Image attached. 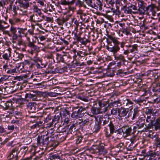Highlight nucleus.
I'll return each instance as SVG.
<instances>
[{
  "label": "nucleus",
  "mask_w": 160,
  "mask_h": 160,
  "mask_svg": "<svg viewBox=\"0 0 160 160\" xmlns=\"http://www.w3.org/2000/svg\"><path fill=\"white\" fill-rule=\"evenodd\" d=\"M132 115V112L129 111L128 109L121 108L119 109V116L120 118L124 117L126 119H129Z\"/></svg>",
  "instance_id": "9d476101"
},
{
  "label": "nucleus",
  "mask_w": 160,
  "mask_h": 160,
  "mask_svg": "<svg viewBox=\"0 0 160 160\" xmlns=\"http://www.w3.org/2000/svg\"><path fill=\"white\" fill-rule=\"evenodd\" d=\"M31 48V52L30 53L32 54H33L34 52L36 53L37 52L38 48L36 45H34Z\"/></svg>",
  "instance_id": "de8ad7c7"
},
{
  "label": "nucleus",
  "mask_w": 160,
  "mask_h": 160,
  "mask_svg": "<svg viewBox=\"0 0 160 160\" xmlns=\"http://www.w3.org/2000/svg\"><path fill=\"white\" fill-rule=\"evenodd\" d=\"M90 118L88 117L86 119L83 118L82 119H79L80 122H79V124L80 125V126H82L88 125L90 121Z\"/></svg>",
  "instance_id": "a878e982"
},
{
  "label": "nucleus",
  "mask_w": 160,
  "mask_h": 160,
  "mask_svg": "<svg viewBox=\"0 0 160 160\" xmlns=\"http://www.w3.org/2000/svg\"><path fill=\"white\" fill-rule=\"evenodd\" d=\"M82 138H83L81 136L77 137L76 139V143L77 144L80 143L82 141Z\"/></svg>",
  "instance_id": "6e6d98bb"
},
{
  "label": "nucleus",
  "mask_w": 160,
  "mask_h": 160,
  "mask_svg": "<svg viewBox=\"0 0 160 160\" xmlns=\"http://www.w3.org/2000/svg\"><path fill=\"white\" fill-rule=\"evenodd\" d=\"M86 113V108L82 107H75L71 115L72 118L78 119L84 116Z\"/></svg>",
  "instance_id": "20e7f679"
},
{
  "label": "nucleus",
  "mask_w": 160,
  "mask_h": 160,
  "mask_svg": "<svg viewBox=\"0 0 160 160\" xmlns=\"http://www.w3.org/2000/svg\"><path fill=\"white\" fill-rule=\"evenodd\" d=\"M16 72V69L14 68L11 69L9 68V70L7 71V73L8 74H12Z\"/></svg>",
  "instance_id": "052dcab7"
},
{
  "label": "nucleus",
  "mask_w": 160,
  "mask_h": 160,
  "mask_svg": "<svg viewBox=\"0 0 160 160\" xmlns=\"http://www.w3.org/2000/svg\"><path fill=\"white\" fill-rule=\"evenodd\" d=\"M113 12L116 15H119L121 14V12L119 9H117L113 11Z\"/></svg>",
  "instance_id": "774afa93"
},
{
  "label": "nucleus",
  "mask_w": 160,
  "mask_h": 160,
  "mask_svg": "<svg viewBox=\"0 0 160 160\" xmlns=\"http://www.w3.org/2000/svg\"><path fill=\"white\" fill-rule=\"evenodd\" d=\"M24 56V55L23 54L15 52L13 53V59L15 61H18L19 60H21Z\"/></svg>",
  "instance_id": "5701e85b"
},
{
  "label": "nucleus",
  "mask_w": 160,
  "mask_h": 160,
  "mask_svg": "<svg viewBox=\"0 0 160 160\" xmlns=\"http://www.w3.org/2000/svg\"><path fill=\"white\" fill-rule=\"evenodd\" d=\"M138 46L137 44H134L132 45V47L130 48H128V49L126 50H125L123 48V54L125 55H127L128 56V54L130 52H137L138 51Z\"/></svg>",
  "instance_id": "2eb2a0df"
},
{
  "label": "nucleus",
  "mask_w": 160,
  "mask_h": 160,
  "mask_svg": "<svg viewBox=\"0 0 160 160\" xmlns=\"http://www.w3.org/2000/svg\"><path fill=\"white\" fill-rule=\"evenodd\" d=\"M33 13H42L40 9L38 8L36 6H33Z\"/></svg>",
  "instance_id": "a18cd8bd"
},
{
  "label": "nucleus",
  "mask_w": 160,
  "mask_h": 160,
  "mask_svg": "<svg viewBox=\"0 0 160 160\" xmlns=\"http://www.w3.org/2000/svg\"><path fill=\"white\" fill-rule=\"evenodd\" d=\"M132 126L131 125H127L122 128L123 136L124 138L131 136L132 134Z\"/></svg>",
  "instance_id": "ddd939ff"
},
{
  "label": "nucleus",
  "mask_w": 160,
  "mask_h": 160,
  "mask_svg": "<svg viewBox=\"0 0 160 160\" xmlns=\"http://www.w3.org/2000/svg\"><path fill=\"white\" fill-rule=\"evenodd\" d=\"M84 3L83 2H82L80 0H78L77 1L76 4V5L78 6L79 7H81L83 6V4Z\"/></svg>",
  "instance_id": "4d7b16f0"
},
{
  "label": "nucleus",
  "mask_w": 160,
  "mask_h": 160,
  "mask_svg": "<svg viewBox=\"0 0 160 160\" xmlns=\"http://www.w3.org/2000/svg\"><path fill=\"white\" fill-rule=\"evenodd\" d=\"M26 29L17 28L12 25L10 31L12 34V42L13 43H16L17 46H20L25 44L23 40L22 39V34H24V32Z\"/></svg>",
  "instance_id": "7ed1b4c3"
},
{
  "label": "nucleus",
  "mask_w": 160,
  "mask_h": 160,
  "mask_svg": "<svg viewBox=\"0 0 160 160\" xmlns=\"http://www.w3.org/2000/svg\"><path fill=\"white\" fill-rule=\"evenodd\" d=\"M99 118V123L102 124L105 128L104 131L106 136L107 138L110 137L115 130V127L111 121V118L109 117L102 118L100 116L97 117Z\"/></svg>",
  "instance_id": "f03ea898"
},
{
  "label": "nucleus",
  "mask_w": 160,
  "mask_h": 160,
  "mask_svg": "<svg viewBox=\"0 0 160 160\" xmlns=\"http://www.w3.org/2000/svg\"><path fill=\"white\" fill-rule=\"evenodd\" d=\"M66 112H67L66 111ZM67 115L66 116V117L64 121V124L66 126H69V124L71 123L70 119L71 118L70 116L68 114V113L67 112Z\"/></svg>",
  "instance_id": "2f4dec72"
},
{
  "label": "nucleus",
  "mask_w": 160,
  "mask_h": 160,
  "mask_svg": "<svg viewBox=\"0 0 160 160\" xmlns=\"http://www.w3.org/2000/svg\"><path fill=\"white\" fill-rule=\"evenodd\" d=\"M76 0H62L61 2V4L63 5H71L74 4Z\"/></svg>",
  "instance_id": "bb28decb"
},
{
  "label": "nucleus",
  "mask_w": 160,
  "mask_h": 160,
  "mask_svg": "<svg viewBox=\"0 0 160 160\" xmlns=\"http://www.w3.org/2000/svg\"><path fill=\"white\" fill-rule=\"evenodd\" d=\"M127 0H116V4L118 5L119 6H122L124 5H126L127 3Z\"/></svg>",
  "instance_id": "f704fd0d"
},
{
  "label": "nucleus",
  "mask_w": 160,
  "mask_h": 160,
  "mask_svg": "<svg viewBox=\"0 0 160 160\" xmlns=\"http://www.w3.org/2000/svg\"><path fill=\"white\" fill-rule=\"evenodd\" d=\"M141 113L140 111L138 109V108H136L133 109V115H131V117H130V118L132 120H134L135 118H140L142 117V115H140Z\"/></svg>",
  "instance_id": "6ab92c4d"
},
{
  "label": "nucleus",
  "mask_w": 160,
  "mask_h": 160,
  "mask_svg": "<svg viewBox=\"0 0 160 160\" xmlns=\"http://www.w3.org/2000/svg\"><path fill=\"white\" fill-rule=\"evenodd\" d=\"M124 8H125L124 10V12L125 13L128 14H132V13H136V12H133L132 11V9H130L127 6L125 5L123 6Z\"/></svg>",
  "instance_id": "473e14b6"
},
{
  "label": "nucleus",
  "mask_w": 160,
  "mask_h": 160,
  "mask_svg": "<svg viewBox=\"0 0 160 160\" xmlns=\"http://www.w3.org/2000/svg\"><path fill=\"white\" fill-rule=\"evenodd\" d=\"M36 62L32 60H25L23 62V64L24 65H28L30 68H32L33 65H35Z\"/></svg>",
  "instance_id": "c85d7f7f"
},
{
  "label": "nucleus",
  "mask_w": 160,
  "mask_h": 160,
  "mask_svg": "<svg viewBox=\"0 0 160 160\" xmlns=\"http://www.w3.org/2000/svg\"><path fill=\"white\" fill-rule=\"evenodd\" d=\"M157 112L155 111V112L152 113L151 115L147 116L146 119V122L149 123L148 125H149V126H151L152 125L153 122H154L156 118Z\"/></svg>",
  "instance_id": "f3484780"
},
{
  "label": "nucleus",
  "mask_w": 160,
  "mask_h": 160,
  "mask_svg": "<svg viewBox=\"0 0 160 160\" xmlns=\"http://www.w3.org/2000/svg\"><path fill=\"white\" fill-rule=\"evenodd\" d=\"M124 143L122 142H120L117 145V148H119L120 151H123L125 148Z\"/></svg>",
  "instance_id": "79ce46f5"
},
{
  "label": "nucleus",
  "mask_w": 160,
  "mask_h": 160,
  "mask_svg": "<svg viewBox=\"0 0 160 160\" xmlns=\"http://www.w3.org/2000/svg\"><path fill=\"white\" fill-rule=\"evenodd\" d=\"M76 40L77 41L80 42L82 44L84 45H86L88 42V40L85 38V36L82 38L79 36L77 37Z\"/></svg>",
  "instance_id": "393cba45"
},
{
  "label": "nucleus",
  "mask_w": 160,
  "mask_h": 160,
  "mask_svg": "<svg viewBox=\"0 0 160 160\" xmlns=\"http://www.w3.org/2000/svg\"><path fill=\"white\" fill-rule=\"evenodd\" d=\"M126 100L127 102H126V105L128 106L129 107H131V105L133 104V102L129 99H127Z\"/></svg>",
  "instance_id": "680f3d73"
},
{
  "label": "nucleus",
  "mask_w": 160,
  "mask_h": 160,
  "mask_svg": "<svg viewBox=\"0 0 160 160\" xmlns=\"http://www.w3.org/2000/svg\"><path fill=\"white\" fill-rule=\"evenodd\" d=\"M155 110H153L151 108H147L145 111V113L147 115V116L151 115L153 113L155 112Z\"/></svg>",
  "instance_id": "4c0bfd02"
},
{
  "label": "nucleus",
  "mask_w": 160,
  "mask_h": 160,
  "mask_svg": "<svg viewBox=\"0 0 160 160\" xmlns=\"http://www.w3.org/2000/svg\"><path fill=\"white\" fill-rule=\"evenodd\" d=\"M13 3V2H12L11 3L9 9V10H11L12 11L14 12L15 14L17 13V10H18V7H17L16 5H14L12 8V4Z\"/></svg>",
  "instance_id": "c9c22d12"
},
{
  "label": "nucleus",
  "mask_w": 160,
  "mask_h": 160,
  "mask_svg": "<svg viewBox=\"0 0 160 160\" xmlns=\"http://www.w3.org/2000/svg\"><path fill=\"white\" fill-rule=\"evenodd\" d=\"M37 94H33L31 93H26L25 96V98H28L29 99H32V101H38Z\"/></svg>",
  "instance_id": "cd10ccee"
},
{
  "label": "nucleus",
  "mask_w": 160,
  "mask_h": 160,
  "mask_svg": "<svg viewBox=\"0 0 160 160\" xmlns=\"http://www.w3.org/2000/svg\"><path fill=\"white\" fill-rule=\"evenodd\" d=\"M127 6L130 9H132V10H133L134 11H136L137 10V7L133 5L131 3H129L127 5Z\"/></svg>",
  "instance_id": "09e8293b"
},
{
  "label": "nucleus",
  "mask_w": 160,
  "mask_h": 160,
  "mask_svg": "<svg viewBox=\"0 0 160 160\" xmlns=\"http://www.w3.org/2000/svg\"><path fill=\"white\" fill-rule=\"evenodd\" d=\"M100 124H101L99 123L98 122V123L95 124L93 129L94 132H97L100 130L101 128Z\"/></svg>",
  "instance_id": "ea45409f"
},
{
  "label": "nucleus",
  "mask_w": 160,
  "mask_h": 160,
  "mask_svg": "<svg viewBox=\"0 0 160 160\" xmlns=\"http://www.w3.org/2000/svg\"><path fill=\"white\" fill-rule=\"evenodd\" d=\"M87 4L90 6L94 8L95 9L96 8V7L97 8V6L95 4H93L92 2V0H85Z\"/></svg>",
  "instance_id": "a19ab883"
},
{
  "label": "nucleus",
  "mask_w": 160,
  "mask_h": 160,
  "mask_svg": "<svg viewBox=\"0 0 160 160\" xmlns=\"http://www.w3.org/2000/svg\"><path fill=\"white\" fill-rule=\"evenodd\" d=\"M145 117L143 115H142V117H141L136 122V125L138 129L144 127V126L146 127L145 122Z\"/></svg>",
  "instance_id": "dca6fc26"
},
{
  "label": "nucleus",
  "mask_w": 160,
  "mask_h": 160,
  "mask_svg": "<svg viewBox=\"0 0 160 160\" xmlns=\"http://www.w3.org/2000/svg\"><path fill=\"white\" fill-rule=\"evenodd\" d=\"M3 68L5 72H6L7 73V71L9 69V67L7 65H4L3 66Z\"/></svg>",
  "instance_id": "69168bd1"
},
{
  "label": "nucleus",
  "mask_w": 160,
  "mask_h": 160,
  "mask_svg": "<svg viewBox=\"0 0 160 160\" xmlns=\"http://www.w3.org/2000/svg\"><path fill=\"white\" fill-rule=\"evenodd\" d=\"M39 126H40L38 123H36L34 124L31 126V128L32 129L36 128L37 130H38L39 128Z\"/></svg>",
  "instance_id": "5fc2aeb1"
},
{
  "label": "nucleus",
  "mask_w": 160,
  "mask_h": 160,
  "mask_svg": "<svg viewBox=\"0 0 160 160\" xmlns=\"http://www.w3.org/2000/svg\"><path fill=\"white\" fill-rule=\"evenodd\" d=\"M135 147V145L132 144L130 143L128 144V143H127L126 147L128 151H132Z\"/></svg>",
  "instance_id": "e433bc0d"
},
{
  "label": "nucleus",
  "mask_w": 160,
  "mask_h": 160,
  "mask_svg": "<svg viewBox=\"0 0 160 160\" xmlns=\"http://www.w3.org/2000/svg\"><path fill=\"white\" fill-rule=\"evenodd\" d=\"M13 113L14 114H15L17 116H21L22 115V114L21 112L18 111H15Z\"/></svg>",
  "instance_id": "e2e57ef3"
},
{
  "label": "nucleus",
  "mask_w": 160,
  "mask_h": 160,
  "mask_svg": "<svg viewBox=\"0 0 160 160\" xmlns=\"http://www.w3.org/2000/svg\"><path fill=\"white\" fill-rule=\"evenodd\" d=\"M121 31L124 33H125L126 35H128L130 33L129 32H128L126 29H122L121 30Z\"/></svg>",
  "instance_id": "338daca9"
},
{
  "label": "nucleus",
  "mask_w": 160,
  "mask_h": 160,
  "mask_svg": "<svg viewBox=\"0 0 160 160\" xmlns=\"http://www.w3.org/2000/svg\"><path fill=\"white\" fill-rule=\"evenodd\" d=\"M86 16V15L85 14H82L80 16V18L83 21L85 22H88V19H87L86 20V18L85 17Z\"/></svg>",
  "instance_id": "864d4df0"
},
{
  "label": "nucleus",
  "mask_w": 160,
  "mask_h": 160,
  "mask_svg": "<svg viewBox=\"0 0 160 160\" xmlns=\"http://www.w3.org/2000/svg\"><path fill=\"white\" fill-rule=\"evenodd\" d=\"M148 137L152 139L155 138V146L156 148H160V138H158V135L155 134L153 135L149 134Z\"/></svg>",
  "instance_id": "a211bd4d"
},
{
  "label": "nucleus",
  "mask_w": 160,
  "mask_h": 160,
  "mask_svg": "<svg viewBox=\"0 0 160 160\" xmlns=\"http://www.w3.org/2000/svg\"><path fill=\"white\" fill-rule=\"evenodd\" d=\"M107 36L106 41L107 45L106 46L107 49L112 53L115 60L120 61L124 64L126 60L123 55L122 54L118 55L116 54L117 52L120 50V48L118 46L120 42L118 40V38L110 35H108Z\"/></svg>",
  "instance_id": "f257e3e1"
},
{
  "label": "nucleus",
  "mask_w": 160,
  "mask_h": 160,
  "mask_svg": "<svg viewBox=\"0 0 160 160\" xmlns=\"http://www.w3.org/2000/svg\"><path fill=\"white\" fill-rule=\"evenodd\" d=\"M75 62L74 64L76 66H81L85 65V64L83 62H82L79 60V58L76 59L75 60Z\"/></svg>",
  "instance_id": "58836bf2"
},
{
  "label": "nucleus",
  "mask_w": 160,
  "mask_h": 160,
  "mask_svg": "<svg viewBox=\"0 0 160 160\" xmlns=\"http://www.w3.org/2000/svg\"><path fill=\"white\" fill-rule=\"evenodd\" d=\"M80 54L81 55V56L83 57L85 56H87L90 54L89 51H87L85 50H83L82 51H80Z\"/></svg>",
  "instance_id": "c03bdc74"
},
{
  "label": "nucleus",
  "mask_w": 160,
  "mask_h": 160,
  "mask_svg": "<svg viewBox=\"0 0 160 160\" xmlns=\"http://www.w3.org/2000/svg\"><path fill=\"white\" fill-rule=\"evenodd\" d=\"M139 138L138 136H133L130 139V141L131 142V143L134 145V143L137 140H138Z\"/></svg>",
  "instance_id": "37998d69"
},
{
  "label": "nucleus",
  "mask_w": 160,
  "mask_h": 160,
  "mask_svg": "<svg viewBox=\"0 0 160 160\" xmlns=\"http://www.w3.org/2000/svg\"><path fill=\"white\" fill-rule=\"evenodd\" d=\"M140 4H138V8L137 10L136 13H138L141 15H143L146 14L147 15H150L149 13L147 11L148 8L146 7V3H144L143 1L140 2Z\"/></svg>",
  "instance_id": "0eeeda50"
},
{
  "label": "nucleus",
  "mask_w": 160,
  "mask_h": 160,
  "mask_svg": "<svg viewBox=\"0 0 160 160\" xmlns=\"http://www.w3.org/2000/svg\"><path fill=\"white\" fill-rule=\"evenodd\" d=\"M107 3L109 5H110L112 7H113L114 4H115L114 2V1L112 0H107Z\"/></svg>",
  "instance_id": "0e129e2a"
},
{
  "label": "nucleus",
  "mask_w": 160,
  "mask_h": 160,
  "mask_svg": "<svg viewBox=\"0 0 160 160\" xmlns=\"http://www.w3.org/2000/svg\"><path fill=\"white\" fill-rule=\"evenodd\" d=\"M51 138L48 136L47 134L38 136L37 138L38 145L40 146H44L46 147L51 142Z\"/></svg>",
  "instance_id": "423d86ee"
},
{
  "label": "nucleus",
  "mask_w": 160,
  "mask_h": 160,
  "mask_svg": "<svg viewBox=\"0 0 160 160\" xmlns=\"http://www.w3.org/2000/svg\"><path fill=\"white\" fill-rule=\"evenodd\" d=\"M32 30L29 29L28 31V32L31 35H33L34 34L33 30L35 29V26L34 25H32Z\"/></svg>",
  "instance_id": "8fccbe9b"
},
{
  "label": "nucleus",
  "mask_w": 160,
  "mask_h": 160,
  "mask_svg": "<svg viewBox=\"0 0 160 160\" xmlns=\"http://www.w3.org/2000/svg\"><path fill=\"white\" fill-rule=\"evenodd\" d=\"M148 155L150 157H156V154L155 152L152 151H150L149 152Z\"/></svg>",
  "instance_id": "13d9d810"
},
{
  "label": "nucleus",
  "mask_w": 160,
  "mask_h": 160,
  "mask_svg": "<svg viewBox=\"0 0 160 160\" xmlns=\"http://www.w3.org/2000/svg\"><path fill=\"white\" fill-rule=\"evenodd\" d=\"M66 21L64 19H61L59 18L57 19V22L59 25H62Z\"/></svg>",
  "instance_id": "3c124183"
},
{
  "label": "nucleus",
  "mask_w": 160,
  "mask_h": 160,
  "mask_svg": "<svg viewBox=\"0 0 160 160\" xmlns=\"http://www.w3.org/2000/svg\"><path fill=\"white\" fill-rule=\"evenodd\" d=\"M151 126H149V125L146 126V127L143 128L142 131L143 132H147L149 129L153 127H154V129L156 130L160 129V117L157 118L155 122H153Z\"/></svg>",
  "instance_id": "9b49d317"
},
{
  "label": "nucleus",
  "mask_w": 160,
  "mask_h": 160,
  "mask_svg": "<svg viewBox=\"0 0 160 160\" xmlns=\"http://www.w3.org/2000/svg\"><path fill=\"white\" fill-rule=\"evenodd\" d=\"M61 117V115L60 113L56 114L54 116V118L52 119V122H50L49 123V125L50 126H52L54 123L55 125L57 123H58L59 120Z\"/></svg>",
  "instance_id": "412c9836"
},
{
  "label": "nucleus",
  "mask_w": 160,
  "mask_h": 160,
  "mask_svg": "<svg viewBox=\"0 0 160 160\" xmlns=\"http://www.w3.org/2000/svg\"><path fill=\"white\" fill-rule=\"evenodd\" d=\"M91 110L92 113L93 115H96L101 113L99 107L97 108L93 106L91 108Z\"/></svg>",
  "instance_id": "c756f323"
},
{
  "label": "nucleus",
  "mask_w": 160,
  "mask_h": 160,
  "mask_svg": "<svg viewBox=\"0 0 160 160\" xmlns=\"http://www.w3.org/2000/svg\"><path fill=\"white\" fill-rule=\"evenodd\" d=\"M98 103L101 113H105L110 108L109 104L106 102L99 101Z\"/></svg>",
  "instance_id": "4468645a"
},
{
  "label": "nucleus",
  "mask_w": 160,
  "mask_h": 160,
  "mask_svg": "<svg viewBox=\"0 0 160 160\" xmlns=\"http://www.w3.org/2000/svg\"><path fill=\"white\" fill-rule=\"evenodd\" d=\"M21 148L19 147H16L13 149L8 156V160H11V159H14L17 160L18 159V154L19 153Z\"/></svg>",
  "instance_id": "6e6552de"
},
{
  "label": "nucleus",
  "mask_w": 160,
  "mask_h": 160,
  "mask_svg": "<svg viewBox=\"0 0 160 160\" xmlns=\"http://www.w3.org/2000/svg\"><path fill=\"white\" fill-rule=\"evenodd\" d=\"M78 125L76 123L73 124L70 127L69 130L68 131V133L75 134L76 131L77 130L76 127Z\"/></svg>",
  "instance_id": "4be33fe9"
},
{
  "label": "nucleus",
  "mask_w": 160,
  "mask_h": 160,
  "mask_svg": "<svg viewBox=\"0 0 160 160\" xmlns=\"http://www.w3.org/2000/svg\"><path fill=\"white\" fill-rule=\"evenodd\" d=\"M37 2L41 6H43L44 5L45 0H36Z\"/></svg>",
  "instance_id": "bf43d9fd"
},
{
  "label": "nucleus",
  "mask_w": 160,
  "mask_h": 160,
  "mask_svg": "<svg viewBox=\"0 0 160 160\" xmlns=\"http://www.w3.org/2000/svg\"><path fill=\"white\" fill-rule=\"evenodd\" d=\"M46 18L43 13H33L29 17V20L34 22L42 21Z\"/></svg>",
  "instance_id": "1a4fd4ad"
},
{
  "label": "nucleus",
  "mask_w": 160,
  "mask_h": 160,
  "mask_svg": "<svg viewBox=\"0 0 160 160\" xmlns=\"http://www.w3.org/2000/svg\"><path fill=\"white\" fill-rule=\"evenodd\" d=\"M27 108L30 112H34L36 110L37 104L34 102H29L27 105Z\"/></svg>",
  "instance_id": "aec40b11"
},
{
  "label": "nucleus",
  "mask_w": 160,
  "mask_h": 160,
  "mask_svg": "<svg viewBox=\"0 0 160 160\" xmlns=\"http://www.w3.org/2000/svg\"><path fill=\"white\" fill-rule=\"evenodd\" d=\"M155 7V6L153 4L148 5L147 7H146V8H148L147 11L148 12V11L149 9L151 11H152L154 10Z\"/></svg>",
  "instance_id": "603ef678"
},
{
  "label": "nucleus",
  "mask_w": 160,
  "mask_h": 160,
  "mask_svg": "<svg viewBox=\"0 0 160 160\" xmlns=\"http://www.w3.org/2000/svg\"><path fill=\"white\" fill-rule=\"evenodd\" d=\"M50 143H51L50 146L53 148H56L59 144L58 142L56 141H51Z\"/></svg>",
  "instance_id": "49530a36"
},
{
  "label": "nucleus",
  "mask_w": 160,
  "mask_h": 160,
  "mask_svg": "<svg viewBox=\"0 0 160 160\" xmlns=\"http://www.w3.org/2000/svg\"><path fill=\"white\" fill-rule=\"evenodd\" d=\"M9 21L12 25H15L19 23L21 21V20L19 18H15L13 19H9Z\"/></svg>",
  "instance_id": "72a5a7b5"
},
{
  "label": "nucleus",
  "mask_w": 160,
  "mask_h": 160,
  "mask_svg": "<svg viewBox=\"0 0 160 160\" xmlns=\"http://www.w3.org/2000/svg\"><path fill=\"white\" fill-rule=\"evenodd\" d=\"M119 109L118 108H113L111 110L110 113H108V115H105L104 116L107 118V117H109L111 115H116L118 113L119 114Z\"/></svg>",
  "instance_id": "7c9ffc66"
},
{
  "label": "nucleus",
  "mask_w": 160,
  "mask_h": 160,
  "mask_svg": "<svg viewBox=\"0 0 160 160\" xmlns=\"http://www.w3.org/2000/svg\"><path fill=\"white\" fill-rule=\"evenodd\" d=\"M17 3L18 4V9L24 13L27 12V9L32 4L31 2H28L24 0H18V1L15 2L16 4Z\"/></svg>",
  "instance_id": "39448f33"
},
{
  "label": "nucleus",
  "mask_w": 160,
  "mask_h": 160,
  "mask_svg": "<svg viewBox=\"0 0 160 160\" xmlns=\"http://www.w3.org/2000/svg\"><path fill=\"white\" fill-rule=\"evenodd\" d=\"M11 49L9 48L6 51L5 53L3 55V58L6 60H9L11 56Z\"/></svg>",
  "instance_id": "b1692460"
},
{
  "label": "nucleus",
  "mask_w": 160,
  "mask_h": 160,
  "mask_svg": "<svg viewBox=\"0 0 160 160\" xmlns=\"http://www.w3.org/2000/svg\"><path fill=\"white\" fill-rule=\"evenodd\" d=\"M93 151L92 152L96 153L98 155L104 154L107 153L104 147L101 145H93L91 147Z\"/></svg>",
  "instance_id": "f8f14e48"
}]
</instances>
